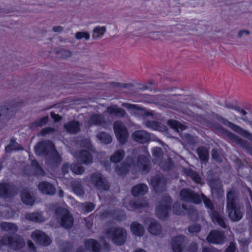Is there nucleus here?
<instances>
[{
	"label": "nucleus",
	"mask_w": 252,
	"mask_h": 252,
	"mask_svg": "<svg viewBox=\"0 0 252 252\" xmlns=\"http://www.w3.org/2000/svg\"><path fill=\"white\" fill-rule=\"evenodd\" d=\"M228 216L230 220L233 222L240 221L243 218L244 212L240 204L226 208Z\"/></svg>",
	"instance_id": "nucleus-12"
},
{
	"label": "nucleus",
	"mask_w": 252,
	"mask_h": 252,
	"mask_svg": "<svg viewBox=\"0 0 252 252\" xmlns=\"http://www.w3.org/2000/svg\"><path fill=\"white\" fill-rule=\"evenodd\" d=\"M171 202L172 198L170 196H164L162 197L156 208V213L159 219H164L168 216V212L171 209Z\"/></svg>",
	"instance_id": "nucleus-5"
},
{
	"label": "nucleus",
	"mask_w": 252,
	"mask_h": 252,
	"mask_svg": "<svg viewBox=\"0 0 252 252\" xmlns=\"http://www.w3.org/2000/svg\"><path fill=\"white\" fill-rule=\"evenodd\" d=\"M225 239L224 233L217 230H212L206 238L208 243L214 244H222Z\"/></svg>",
	"instance_id": "nucleus-13"
},
{
	"label": "nucleus",
	"mask_w": 252,
	"mask_h": 252,
	"mask_svg": "<svg viewBox=\"0 0 252 252\" xmlns=\"http://www.w3.org/2000/svg\"><path fill=\"white\" fill-rule=\"evenodd\" d=\"M54 146L48 141H42L39 142L34 147L36 155L48 157L54 152Z\"/></svg>",
	"instance_id": "nucleus-10"
},
{
	"label": "nucleus",
	"mask_w": 252,
	"mask_h": 252,
	"mask_svg": "<svg viewBox=\"0 0 252 252\" xmlns=\"http://www.w3.org/2000/svg\"><path fill=\"white\" fill-rule=\"evenodd\" d=\"M56 53L59 57L63 59L69 57L72 55V53L70 51L68 50L63 49L57 50Z\"/></svg>",
	"instance_id": "nucleus-51"
},
{
	"label": "nucleus",
	"mask_w": 252,
	"mask_h": 252,
	"mask_svg": "<svg viewBox=\"0 0 252 252\" xmlns=\"http://www.w3.org/2000/svg\"><path fill=\"white\" fill-rule=\"evenodd\" d=\"M243 141H244V142H242L241 143H239V142H236V143L238 144H240V145H241L243 146H244L246 150H247V153L249 154L252 156V146L249 144L246 140L243 139Z\"/></svg>",
	"instance_id": "nucleus-59"
},
{
	"label": "nucleus",
	"mask_w": 252,
	"mask_h": 252,
	"mask_svg": "<svg viewBox=\"0 0 252 252\" xmlns=\"http://www.w3.org/2000/svg\"><path fill=\"white\" fill-rule=\"evenodd\" d=\"M212 158L216 161L221 162L222 161V158L220 153L216 149H213L211 151Z\"/></svg>",
	"instance_id": "nucleus-52"
},
{
	"label": "nucleus",
	"mask_w": 252,
	"mask_h": 252,
	"mask_svg": "<svg viewBox=\"0 0 252 252\" xmlns=\"http://www.w3.org/2000/svg\"><path fill=\"white\" fill-rule=\"evenodd\" d=\"M209 216L214 224L219 225L223 229L227 228L226 218L224 216L220 214L219 212L217 211H214L213 213L209 215Z\"/></svg>",
	"instance_id": "nucleus-19"
},
{
	"label": "nucleus",
	"mask_w": 252,
	"mask_h": 252,
	"mask_svg": "<svg viewBox=\"0 0 252 252\" xmlns=\"http://www.w3.org/2000/svg\"><path fill=\"white\" fill-rule=\"evenodd\" d=\"M125 156V152L123 150H118L115 151L110 157V159L112 162L118 163L121 161Z\"/></svg>",
	"instance_id": "nucleus-35"
},
{
	"label": "nucleus",
	"mask_w": 252,
	"mask_h": 252,
	"mask_svg": "<svg viewBox=\"0 0 252 252\" xmlns=\"http://www.w3.org/2000/svg\"><path fill=\"white\" fill-rule=\"evenodd\" d=\"M86 247H91L93 252H100V245L98 241L94 239H90L85 242Z\"/></svg>",
	"instance_id": "nucleus-41"
},
{
	"label": "nucleus",
	"mask_w": 252,
	"mask_h": 252,
	"mask_svg": "<svg viewBox=\"0 0 252 252\" xmlns=\"http://www.w3.org/2000/svg\"><path fill=\"white\" fill-rule=\"evenodd\" d=\"M73 190L77 195H83L84 194V190L83 186L80 184H75L73 186Z\"/></svg>",
	"instance_id": "nucleus-53"
},
{
	"label": "nucleus",
	"mask_w": 252,
	"mask_h": 252,
	"mask_svg": "<svg viewBox=\"0 0 252 252\" xmlns=\"http://www.w3.org/2000/svg\"><path fill=\"white\" fill-rule=\"evenodd\" d=\"M180 196L181 200L185 202L198 204L201 201L199 195L189 188L182 189L180 192Z\"/></svg>",
	"instance_id": "nucleus-9"
},
{
	"label": "nucleus",
	"mask_w": 252,
	"mask_h": 252,
	"mask_svg": "<svg viewBox=\"0 0 252 252\" xmlns=\"http://www.w3.org/2000/svg\"><path fill=\"white\" fill-rule=\"evenodd\" d=\"M186 173L195 181H196L197 179H199V175L197 174V173L191 169H189L187 170Z\"/></svg>",
	"instance_id": "nucleus-60"
},
{
	"label": "nucleus",
	"mask_w": 252,
	"mask_h": 252,
	"mask_svg": "<svg viewBox=\"0 0 252 252\" xmlns=\"http://www.w3.org/2000/svg\"><path fill=\"white\" fill-rule=\"evenodd\" d=\"M55 216L61 226L66 229L71 228L74 224L73 217L67 209L58 207L55 210Z\"/></svg>",
	"instance_id": "nucleus-1"
},
{
	"label": "nucleus",
	"mask_w": 252,
	"mask_h": 252,
	"mask_svg": "<svg viewBox=\"0 0 252 252\" xmlns=\"http://www.w3.org/2000/svg\"><path fill=\"white\" fill-rule=\"evenodd\" d=\"M48 116H46L39 119H37L35 121L32 123L30 126L31 129H35L38 127H42L46 125L48 122Z\"/></svg>",
	"instance_id": "nucleus-38"
},
{
	"label": "nucleus",
	"mask_w": 252,
	"mask_h": 252,
	"mask_svg": "<svg viewBox=\"0 0 252 252\" xmlns=\"http://www.w3.org/2000/svg\"><path fill=\"white\" fill-rule=\"evenodd\" d=\"M197 155L201 160L204 162H206L209 159V153L206 148L204 147H199L196 150Z\"/></svg>",
	"instance_id": "nucleus-37"
},
{
	"label": "nucleus",
	"mask_w": 252,
	"mask_h": 252,
	"mask_svg": "<svg viewBox=\"0 0 252 252\" xmlns=\"http://www.w3.org/2000/svg\"><path fill=\"white\" fill-rule=\"evenodd\" d=\"M113 128L118 141L121 144H125L128 136V130L126 126L121 121H117L114 123Z\"/></svg>",
	"instance_id": "nucleus-6"
},
{
	"label": "nucleus",
	"mask_w": 252,
	"mask_h": 252,
	"mask_svg": "<svg viewBox=\"0 0 252 252\" xmlns=\"http://www.w3.org/2000/svg\"><path fill=\"white\" fill-rule=\"evenodd\" d=\"M89 183L94 187L100 191H107L109 189L110 187L106 178L98 171H96L91 175Z\"/></svg>",
	"instance_id": "nucleus-4"
},
{
	"label": "nucleus",
	"mask_w": 252,
	"mask_h": 252,
	"mask_svg": "<svg viewBox=\"0 0 252 252\" xmlns=\"http://www.w3.org/2000/svg\"><path fill=\"white\" fill-rule=\"evenodd\" d=\"M183 139L185 141H186V142H187L188 144H189V145H193L195 142V140H194V138L193 137V136H192L189 134H188V133L185 134L184 135Z\"/></svg>",
	"instance_id": "nucleus-57"
},
{
	"label": "nucleus",
	"mask_w": 252,
	"mask_h": 252,
	"mask_svg": "<svg viewBox=\"0 0 252 252\" xmlns=\"http://www.w3.org/2000/svg\"><path fill=\"white\" fill-rule=\"evenodd\" d=\"M33 240H34L38 244L44 246H47L51 243V240L50 238L45 233L36 230L33 232L31 235Z\"/></svg>",
	"instance_id": "nucleus-14"
},
{
	"label": "nucleus",
	"mask_w": 252,
	"mask_h": 252,
	"mask_svg": "<svg viewBox=\"0 0 252 252\" xmlns=\"http://www.w3.org/2000/svg\"><path fill=\"white\" fill-rule=\"evenodd\" d=\"M132 233L137 236H142L144 234L145 230L143 225L137 222H133L130 225Z\"/></svg>",
	"instance_id": "nucleus-29"
},
{
	"label": "nucleus",
	"mask_w": 252,
	"mask_h": 252,
	"mask_svg": "<svg viewBox=\"0 0 252 252\" xmlns=\"http://www.w3.org/2000/svg\"><path fill=\"white\" fill-rule=\"evenodd\" d=\"M38 189L40 192L44 195H54L56 192L55 186L47 181H41L38 185Z\"/></svg>",
	"instance_id": "nucleus-16"
},
{
	"label": "nucleus",
	"mask_w": 252,
	"mask_h": 252,
	"mask_svg": "<svg viewBox=\"0 0 252 252\" xmlns=\"http://www.w3.org/2000/svg\"><path fill=\"white\" fill-rule=\"evenodd\" d=\"M147 201L142 197L140 199H134L129 201V206L134 209H138L147 206Z\"/></svg>",
	"instance_id": "nucleus-30"
},
{
	"label": "nucleus",
	"mask_w": 252,
	"mask_h": 252,
	"mask_svg": "<svg viewBox=\"0 0 252 252\" xmlns=\"http://www.w3.org/2000/svg\"><path fill=\"white\" fill-rule=\"evenodd\" d=\"M148 191V187L146 184H138L133 187L131 189V194L134 197H137L144 195Z\"/></svg>",
	"instance_id": "nucleus-26"
},
{
	"label": "nucleus",
	"mask_w": 252,
	"mask_h": 252,
	"mask_svg": "<svg viewBox=\"0 0 252 252\" xmlns=\"http://www.w3.org/2000/svg\"><path fill=\"white\" fill-rule=\"evenodd\" d=\"M8 241V235H4L1 238H0V249L2 246H7Z\"/></svg>",
	"instance_id": "nucleus-63"
},
{
	"label": "nucleus",
	"mask_w": 252,
	"mask_h": 252,
	"mask_svg": "<svg viewBox=\"0 0 252 252\" xmlns=\"http://www.w3.org/2000/svg\"><path fill=\"white\" fill-rule=\"evenodd\" d=\"M133 139L139 143H145L149 141L151 136L149 133L144 130H136L132 134Z\"/></svg>",
	"instance_id": "nucleus-21"
},
{
	"label": "nucleus",
	"mask_w": 252,
	"mask_h": 252,
	"mask_svg": "<svg viewBox=\"0 0 252 252\" xmlns=\"http://www.w3.org/2000/svg\"><path fill=\"white\" fill-rule=\"evenodd\" d=\"M64 127L69 132L76 133L79 130V123L76 121H71L65 125Z\"/></svg>",
	"instance_id": "nucleus-36"
},
{
	"label": "nucleus",
	"mask_w": 252,
	"mask_h": 252,
	"mask_svg": "<svg viewBox=\"0 0 252 252\" xmlns=\"http://www.w3.org/2000/svg\"><path fill=\"white\" fill-rule=\"evenodd\" d=\"M0 227L2 230L5 231H11L13 232H16L18 230L17 225L11 222H2L0 224Z\"/></svg>",
	"instance_id": "nucleus-43"
},
{
	"label": "nucleus",
	"mask_w": 252,
	"mask_h": 252,
	"mask_svg": "<svg viewBox=\"0 0 252 252\" xmlns=\"http://www.w3.org/2000/svg\"><path fill=\"white\" fill-rule=\"evenodd\" d=\"M34 170V174L35 175H44V171L41 167L38 165V166L33 168Z\"/></svg>",
	"instance_id": "nucleus-64"
},
{
	"label": "nucleus",
	"mask_w": 252,
	"mask_h": 252,
	"mask_svg": "<svg viewBox=\"0 0 252 252\" xmlns=\"http://www.w3.org/2000/svg\"><path fill=\"white\" fill-rule=\"evenodd\" d=\"M8 239L7 246L14 250H20L26 245L24 239L18 236L8 235Z\"/></svg>",
	"instance_id": "nucleus-15"
},
{
	"label": "nucleus",
	"mask_w": 252,
	"mask_h": 252,
	"mask_svg": "<svg viewBox=\"0 0 252 252\" xmlns=\"http://www.w3.org/2000/svg\"><path fill=\"white\" fill-rule=\"evenodd\" d=\"M167 124L170 126L171 128L175 130H178V128L181 125V124L179 122L172 120H168L167 121Z\"/></svg>",
	"instance_id": "nucleus-58"
},
{
	"label": "nucleus",
	"mask_w": 252,
	"mask_h": 252,
	"mask_svg": "<svg viewBox=\"0 0 252 252\" xmlns=\"http://www.w3.org/2000/svg\"><path fill=\"white\" fill-rule=\"evenodd\" d=\"M23 147L18 144L14 138H12L10 141L9 144L5 148V151L6 153H10L12 151L23 150Z\"/></svg>",
	"instance_id": "nucleus-31"
},
{
	"label": "nucleus",
	"mask_w": 252,
	"mask_h": 252,
	"mask_svg": "<svg viewBox=\"0 0 252 252\" xmlns=\"http://www.w3.org/2000/svg\"><path fill=\"white\" fill-rule=\"evenodd\" d=\"M153 157L157 160H160L163 158V151L160 147H156L152 150Z\"/></svg>",
	"instance_id": "nucleus-50"
},
{
	"label": "nucleus",
	"mask_w": 252,
	"mask_h": 252,
	"mask_svg": "<svg viewBox=\"0 0 252 252\" xmlns=\"http://www.w3.org/2000/svg\"><path fill=\"white\" fill-rule=\"evenodd\" d=\"M208 185L210 189L222 188L223 187L221 181L218 177H213L209 179L208 181Z\"/></svg>",
	"instance_id": "nucleus-42"
},
{
	"label": "nucleus",
	"mask_w": 252,
	"mask_h": 252,
	"mask_svg": "<svg viewBox=\"0 0 252 252\" xmlns=\"http://www.w3.org/2000/svg\"><path fill=\"white\" fill-rule=\"evenodd\" d=\"M25 218L27 220L35 222H42L44 220L43 217L39 213L33 212L26 214Z\"/></svg>",
	"instance_id": "nucleus-39"
},
{
	"label": "nucleus",
	"mask_w": 252,
	"mask_h": 252,
	"mask_svg": "<svg viewBox=\"0 0 252 252\" xmlns=\"http://www.w3.org/2000/svg\"><path fill=\"white\" fill-rule=\"evenodd\" d=\"M75 37L77 40L84 38L85 40H87L89 39L90 35L89 33L87 32H78L75 33Z\"/></svg>",
	"instance_id": "nucleus-54"
},
{
	"label": "nucleus",
	"mask_w": 252,
	"mask_h": 252,
	"mask_svg": "<svg viewBox=\"0 0 252 252\" xmlns=\"http://www.w3.org/2000/svg\"><path fill=\"white\" fill-rule=\"evenodd\" d=\"M133 165H134V160L132 157H128L126 161L123 162L120 165H117L115 171L119 176L126 175L128 172L129 167Z\"/></svg>",
	"instance_id": "nucleus-17"
},
{
	"label": "nucleus",
	"mask_w": 252,
	"mask_h": 252,
	"mask_svg": "<svg viewBox=\"0 0 252 252\" xmlns=\"http://www.w3.org/2000/svg\"><path fill=\"white\" fill-rule=\"evenodd\" d=\"M107 112L112 117L123 118L126 114V111L117 105L109 106L107 108Z\"/></svg>",
	"instance_id": "nucleus-23"
},
{
	"label": "nucleus",
	"mask_w": 252,
	"mask_h": 252,
	"mask_svg": "<svg viewBox=\"0 0 252 252\" xmlns=\"http://www.w3.org/2000/svg\"><path fill=\"white\" fill-rule=\"evenodd\" d=\"M97 138L102 142L108 144L111 142L112 138L111 136L105 132H100L97 134Z\"/></svg>",
	"instance_id": "nucleus-48"
},
{
	"label": "nucleus",
	"mask_w": 252,
	"mask_h": 252,
	"mask_svg": "<svg viewBox=\"0 0 252 252\" xmlns=\"http://www.w3.org/2000/svg\"><path fill=\"white\" fill-rule=\"evenodd\" d=\"M187 210H188V217L191 220L195 221L198 220V213L194 206H189Z\"/></svg>",
	"instance_id": "nucleus-46"
},
{
	"label": "nucleus",
	"mask_w": 252,
	"mask_h": 252,
	"mask_svg": "<svg viewBox=\"0 0 252 252\" xmlns=\"http://www.w3.org/2000/svg\"><path fill=\"white\" fill-rule=\"evenodd\" d=\"M237 196L233 190H230L226 193V208L240 204L237 202Z\"/></svg>",
	"instance_id": "nucleus-28"
},
{
	"label": "nucleus",
	"mask_w": 252,
	"mask_h": 252,
	"mask_svg": "<svg viewBox=\"0 0 252 252\" xmlns=\"http://www.w3.org/2000/svg\"><path fill=\"white\" fill-rule=\"evenodd\" d=\"M106 234L117 246H122L126 242L127 232L122 227H110L107 229Z\"/></svg>",
	"instance_id": "nucleus-2"
},
{
	"label": "nucleus",
	"mask_w": 252,
	"mask_h": 252,
	"mask_svg": "<svg viewBox=\"0 0 252 252\" xmlns=\"http://www.w3.org/2000/svg\"><path fill=\"white\" fill-rule=\"evenodd\" d=\"M90 123L94 125L101 126H104L106 124L104 116L97 114L94 115L91 117Z\"/></svg>",
	"instance_id": "nucleus-33"
},
{
	"label": "nucleus",
	"mask_w": 252,
	"mask_h": 252,
	"mask_svg": "<svg viewBox=\"0 0 252 252\" xmlns=\"http://www.w3.org/2000/svg\"><path fill=\"white\" fill-rule=\"evenodd\" d=\"M83 207L85 211L89 213L94 209L95 205L92 202H86L84 204Z\"/></svg>",
	"instance_id": "nucleus-61"
},
{
	"label": "nucleus",
	"mask_w": 252,
	"mask_h": 252,
	"mask_svg": "<svg viewBox=\"0 0 252 252\" xmlns=\"http://www.w3.org/2000/svg\"><path fill=\"white\" fill-rule=\"evenodd\" d=\"M49 157V159L51 160V162L53 165H57L61 163L62 161V158L59 154L58 153L56 149H54V152L50 154Z\"/></svg>",
	"instance_id": "nucleus-44"
},
{
	"label": "nucleus",
	"mask_w": 252,
	"mask_h": 252,
	"mask_svg": "<svg viewBox=\"0 0 252 252\" xmlns=\"http://www.w3.org/2000/svg\"><path fill=\"white\" fill-rule=\"evenodd\" d=\"M79 159L81 163L88 165L93 162V156L89 151L81 150L79 152Z\"/></svg>",
	"instance_id": "nucleus-27"
},
{
	"label": "nucleus",
	"mask_w": 252,
	"mask_h": 252,
	"mask_svg": "<svg viewBox=\"0 0 252 252\" xmlns=\"http://www.w3.org/2000/svg\"><path fill=\"white\" fill-rule=\"evenodd\" d=\"M21 200L23 203L27 205H32L34 202L35 199L32 194L27 191H23L21 194Z\"/></svg>",
	"instance_id": "nucleus-32"
},
{
	"label": "nucleus",
	"mask_w": 252,
	"mask_h": 252,
	"mask_svg": "<svg viewBox=\"0 0 252 252\" xmlns=\"http://www.w3.org/2000/svg\"><path fill=\"white\" fill-rule=\"evenodd\" d=\"M212 196L214 199H220L224 198V190L222 188L211 189Z\"/></svg>",
	"instance_id": "nucleus-47"
},
{
	"label": "nucleus",
	"mask_w": 252,
	"mask_h": 252,
	"mask_svg": "<svg viewBox=\"0 0 252 252\" xmlns=\"http://www.w3.org/2000/svg\"><path fill=\"white\" fill-rule=\"evenodd\" d=\"M145 223L148 225V230L151 234L158 235L161 233V226L160 223L155 219L147 218L145 220Z\"/></svg>",
	"instance_id": "nucleus-18"
},
{
	"label": "nucleus",
	"mask_w": 252,
	"mask_h": 252,
	"mask_svg": "<svg viewBox=\"0 0 252 252\" xmlns=\"http://www.w3.org/2000/svg\"><path fill=\"white\" fill-rule=\"evenodd\" d=\"M55 131V129L50 127H46L44 128H42L40 133L42 136H45L47 134L52 133Z\"/></svg>",
	"instance_id": "nucleus-62"
},
{
	"label": "nucleus",
	"mask_w": 252,
	"mask_h": 252,
	"mask_svg": "<svg viewBox=\"0 0 252 252\" xmlns=\"http://www.w3.org/2000/svg\"><path fill=\"white\" fill-rule=\"evenodd\" d=\"M123 107L126 108L129 110H131L132 112H138L141 115L145 116H152L153 113L151 112L146 111L144 109L140 107L136 104H129L127 103H124L122 105Z\"/></svg>",
	"instance_id": "nucleus-22"
},
{
	"label": "nucleus",
	"mask_w": 252,
	"mask_h": 252,
	"mask_svg": "<svg viewBox=\"0 0 252 252\" xmlns=\"http://www.w3.org/2000/svg\"><path fill=\"white\" fill-rule=\"evenodd\" d=\"M144 124L145 126L153 130L162 132H166L168 130L166 126L158 121H147L144 122Z\"/></svg>",
	"instance_id": "nucleus-24"
},
{
	"label": "nucleus",
	"mask_w": 252,
	"mask_h": 252,
	"mask_svg": "<svg viewBox=\"0 0 252 252\" xmlns=\"http://www.w3.org/2000/svg\"><path fill=\"white\" fill-rule=\"evenodd\" d=\"M150 185L156 192H162L166 190V179L162 174H157L151 178Z\"/></svg>",
	"instance_id": "nucleus-8"
},
{
	"label": "nucleus",
	"mask_w": 252,
	"mask_h": 252,
	"mask_svg": "<svg viewBox=\"0 0 252 252\" xmlns=\"http://www.w3.org/2000/svg\"><path fill=\"white\" fill-rule=\"evenodd\" d=\"M202 198L205 207L207 209L208 213L209 215L214 212V211H217L215 209V206L211 201V200L205 196L204 194H202Z\"/></svg>",
	"instance_id": "nucleus-34"
},
{
	"label": "nucleus",
	"mask_w": 252,
	"mask_h": 252,
	"mask_svg": "<svg viewBox=\"0 0 252 252\" xmlns=\"http://www.w3.org/2000/svg\"><path fill=\"white\" fill-rule=\"evenodd\" d=\"M201 230V227L200 224L195 223L189 226L188 230L192 234L197 233L199 232Z\"/></svg>",
	"instance_id": "nucleus-56"
},
{
	"label": "nucleus",
	"mask_w": 252,
	"mask_h": 252,
	"mask_svg": "<svg viewBox=\"0 0 252 252\" xmlns=\"http://www.w3.org/2000/svg\"><path fill=\"white\" fill-rule=\"evenodd\" d=\"M212 116L215 119H216L217 121L222 123L224 126L229 127L234 132L238 133L242 136L249 139V140L252 142V133L249 132L247 130L242 128L241 126L231 123V122L229 121L227 119H225V118H223L222 116L217 113L213 112Z\"/></svg>",
	"instance_id": "nucleus-3"
},
{
	"label": "nucleus",
	"mask_w": 252,
	"mask_h": 252,
	"mask_svg": "<svg viewBox=\"0 0 252 252\" xmlns=\"http://www.w3.org/2000/svg\"><path fill=\"white\" fill-rule=\"evenodd\" d=\"M215 128L225 133L228 138H229L230 140H231L232 142H239V143H242L244 142L243 139L239 137L237 135L229 131L228 130H226L224 128H223L221 125L220 124H216L215 125Z\"/></svg>",
	"instance_id": "nucleus-25"
},
{
	"label": "nucleus",
	"mask_w": 252,
	"mask_h": 252,
	"mask_svg": "<svg viewBox=\"0 0 252 252\" xmlns=\"http://www.w3.org/2000/svg\"><path fill=\"white\" fill-rule=\"evenodd\" d=\"M106 31L105 26H96L93 31L92 38L95 40L98 38H101Z\"/></svg>",
	"instance_id": "nucleus-40"
},
{
	"label": "nucleus",
	"mask_w": 252,
	"mask_h": 252,
	"mask_svg": "<svg viewBox=\"0 0 252 252\" xmlns=\"http://www.w3.org/2000/svg\"><path fill=\"white\" fill-rule=\"evenodd\" d=\"M173 209L175 214L181 215L187 210V208L185 205H181L179 202H177L174 204Z\"/></svg>",
	"instance_id": "nucleus-45"
},
{
	"label": "nucleus",
	"mask_w": 252,
	"mask_h": 252,
	"mask_svg": "<svg viewBox=\"0 0 252 252\" xmlns=\"http://www.w3.org/2000/svg\"><path fill=\"white\" fill-rule=\"evenodd\" d=\"M70 169L76 174H82L85 171L84 168L79 164H71Z\"/></svg>",
	"instance_id": "nucleus-49"
},
{
	"label": "nucleus",
	"mask_w": 252,
	"mask_h": 252,
	"mask_svg": "<svg viewBox=\"0 0 252 252\" xmlns=\"http://www.w3.org/2000/svg\"><path fill=\"white\" fill-rule=\"evenodd\" d=\"M17 187L12 183H0V198L3 199L11 198L17 193Z\"/></svg>",
	"instance_id": "nucleus-7"
},
{
	"label": "nucleus",
	"mask_w": 252,
	"mask_h": 252,
	"mask_svg": "<svg viewBox=\"0 0 252 252\" xmlns=\"http://www.w3.org/2000/svg\"><path fill=\"white\" fill-rule=\"evenodd\" d=\"M134 165L137 166L142 174L148 173L151 169V163L149 158L144 155L138 156L136 163H134Z\"/></svg>",
	"instance_id": "nucleus-11"
},
{
	"label": "nucleus",
	"mask_w": 252,
	"mask_h": 252,
	"mask_svg": "<svg viewBox=\"0 0 252 252\" xmlns=\"http://www.w3.org/2000/svg\"><path fill=\"white\" fill-rule=\"evenodd\" d=\"M9 108L5 106H0V122L9 115Z\"/></svg>",
	"instance_id": "nucleus-55"
},
{
	"label": "nucleus",
	"mask_w": 252,
	"mask_h": 252,
	"mask_svg": "<svg viewBox=\"0 0 252 252\" xmlns=\"http://www.w3.org/2000/svg\"><path fill=\"white\" fill-rule=\"evenodd\" d=\"M186 237L183 235H178L173 238L171 247L173 252H182L184 249V244Z\"/></svg>",
	"instance_id": "nucleus-20"
}]
</instances>
